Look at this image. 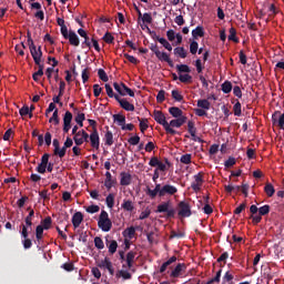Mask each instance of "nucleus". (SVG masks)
<instances>
[{"mask_svg":"<svg viewBox=\"0 0 284 284\" xmlns=\"http://www.w3.org/2000/svg\"><path fill=\"white\" fill-rule=\"evenodd\" d=\"M179 192L178 187L171 184H164L161 186V184H155L154 189L151 190L149 186H146L145 194L151 199L154 200L156 196L163 197V196H172Z\"/></svg>","mask_w":284,"mask_h":284,"instance_id":"nucleus-1","label":"nucleus"},{"mask_svg":"<svg viewBox=\"0 0 284 284\" xmlns=\"http://www.w3.org/2000/svg\"><path fill=\"white\" fill-rule=\"evenodd\" d=\"M153 120H154L158 124H160V125L163 126L165 133L171 134V135H175V134H176V131L173 130L172 128H170V124H169V122H168V120H166V118H165L163 111H156V110H154V111H153Z\"/></svg>","mask_w":284,"mask_h":284,"instance_id":"nucleus-2","label":"nucleus"},{"mask_svg":"<svg viewBox=\"0 0 284 284\" xmlns=\"http://www.w3.org/2000/svg\"><path fill=\"white\" fill-rule=\"evenodd\" d=\"M27 37H28V45L30 48V52L34 60V63L40 64V61L42 60V57H43L42 47L39 45L37 49V45L34 44L33 39L31 38L30 31H28Z\"/></svg>","mask_w":284,"mask_h":284,"instance_id":"nucleus-3","label":"nucleus"},{"mask_svg":"<svg viewBox=\"0 0 284 284\" xmlns=\"http://www.w3.org/2000/svg\"><path fill=\"white\" fill-rule=\"evenodd\" d=\"M155 213H165V219H174L176 211L172 207V202L166 201L156 206Z\"/></svg>","mask_w":284,"mask_h":284,"instance_id":"nucleus-4","label":"nucleus"},{"mask_svg":"<svg viewBox=\"0 0 284 284\" xmlns=\"http://www.w3.org/2000/svg\"><path fill=\"white\" fill-rule=\"evenodd\" d=\"M98 227H100L102 232H110L112 230V221L110 220L106 211H102L100 213V219H98Z\"/></svg>","mask_w":284,"mask_h":284,"instance_id":"nucleus-5","label":"nucleus"},{"mask_svg":"<svg viewBox=\"0 0 284 284\" xmlns=\"http://www.w3.org/2000/svg\"><path fill=\"white\" fill-rule=\"evenodd\" d=\"M178 216L182 219L192 216V207L190 203L184 201L178 203Z\"/></svg>","mask_w":284,"mask_h":284,"instance_id":"nucleus-6","label":"nucleus"},{"mask_svg":"<svg viewBox=\"0 0 284 284\" xmlns=\"http://www.w3.org/2000/svg\"><path fill=\"white\" fill-rule=\"evenodd\" d=\"M204 173L199 172L193 176V182L191 183V189L193 192L199 193L202 190V186L204 184Z\"/></svg>","mask_w":284,"mask_h":284,"instance_id":"nucleus-7","label":"nucleus"},{"mask_svg":"<svg viewBox=\"0 0 284 284\" xmlns=\"http://www.w3.org/2000/svg\"><path fill=\"white\" fill-rule=\"evenodd\" d=\"M115 101L120 103V108H122L126 112H134L135 106L134 104H131L126 98H120V95H115Z\"/></svg>","mask_w":284,"mask_h":284,"instance_id":"nucleus-8","label":"nucleus"},{"mask_svg":"<svg viewBox=\"0 0 284 284\" xmlns=\"http://www.w3.org/2000/svg\"><path fill=\"white\" fill-rule=\"evenodd\" d=\"M89 142L91 143V148L95 150L100 149V136L98 129H93V131H91V135H89Z\"/></svg>","mask_w":284,"mask_h":284,"instance_id":"nucleus-9","label":"nucleus"},{"mask_svg":"<svg viewBox=\"0 0 284 284\" xmlns=\"http://www.w3.org/2000/svg\"><path fill=\"white\" fill-rule=\"evenodd\" d=\"M155 58L161 61L168 63L170 68H174V62L171 60L169 53H165V51H159V53L155 55Z\"/></svg>","mask_w":284,"mask_h":284,"instance_id":"nucleus-10","label":"nucleus"},{"mask_svg":"<svg viewBox=\"0 0 284 284\" xmlns=\"http://www.w3.org/2000/svg\"><path fill=\"white\" fill-rule=\"evenodd\" d=\"M64 40H69V44L73 45V47L80 45L79 36L73 30H69V36H67V38H64Z\"/></svg>","mask_w":284,"mask_h":284,"instance_id":"nucleus-11","label":"nucleus"},{"mask_svg":"<svg viewBox=\"0 0 284 284\" xmlns=\"http://www.w3.org/2000/svg\"><path fill=\"white\" fill-rule=\"evenodd\" d=\"M31 9L32 10H38L34 14V17L41 21L44 20V11L42 10V6L40 2H32L31 3Z\"/></svg>","mask_w":284,"mask_h":284,"instance_id":"nucleus-12","label":"nucleus"},{"mask_svg":"<svg viewBox=\"0 0 284 284\" xmlns=\"http://www.w3.org/2000/svg\"><path fill=\"white\" fill-rule=\"evenodd\" d=\"M73 115L71 113V111H67V113H64V118H63V131L64 133H69L70 129H71V122H72Z\"/></svg>","mask_w":284,"mask_h":284,"instance_id":"nucleus-13","label":"nucleus"},{"mask_svg":"<svg viewBox=\"0 0 284 284\" xmlns=\"http://www.w3.org/2000/svg\"><path fill=\"white\" fill-rule=\"evenodd\" d=\"M21 235H22V237L24 239V241H23V246H24V248H26V250L31 248V246H32V241L28 239L29 232H28V229H27V226H26L24 224H22V232H21Z\"/></svg>","mask_w":284,"mask_h":284,"instance_id":"nucleus-14","label":"nucleus"},{"mask_svg":"<svg viewBox=\"0 0 284 284\" xmlns=\"http://www.w3.org/2000/svg\"><path fill=\"white\" fill-rule=\"evenodd\" d=\"M186 271V264L179 263L174 270L170 273V277L178 278L182 272Z\"/></svg>","mask_w":284,"mask_h":284,"instance_id":"nucleus-15","label":"nucleus"},{"mask_svg":"<svg viewBox=\"0 0 284 284\" xmlns=\"http://www.w3.org/2000/svg\"><path fill=\"white\" fill-rule=\"evenodd\" d=\"M193 40H199V38H204L205 37V30L203 26H196L192 31H191Z\"/></svg>","mask_w":284,"mask_h":284,"instance_id":"nucleus-16","label":"nucleus"},{"mask_svg":"<svg viewBox=\"0 0 284 284\" xmlns=\"http://www.w3.org/2000/svg\"><path fill=\"white\" fill-rule=\"evenodd\" d=\"M168 112L170 115H172V118L174 119H181V118H186V115H183V111L182 109H180L179 106H170L168 109Z\"/></svg>","mask_w":284,"mask_h":284,"instance_id":"nucleus-17","label":"nucleus"},{"mask_svg":"<svg viewBox=\"0 0 284 284\" xmlns=\"http://www.w3.org/2000/svg\"><path fill=\"white\" fill-rule=\"evenodd\" d=\"M132 183V175L126 172L120 173V185L129 186Z\"/></svg>","mask_w":284,"mask_h":284,"instance_id":"nucleus-18","label":"nucleus"},{"mask_svg":"<svg viewBox=\"0 0 284 284\" xmlns=\"http://www.w3.org/2000/svg\"><path fill=\"white\" fill-rule=\"evenodd\" d=\"M187 118H175V120H170L169 128L180 129L183 124H185Z\"/></svg>","mask_w":284,"mask_h":284,"instance_id":"nucleus-19","label":"nucleus"},{"mask_svg":"<svg viewBox=\"0 0 284 284\" xmlns=\"http://www.w3.org/2000/svg\"><path fill=\"white\" fill-rule=\"evenodd\" d=\"M79 136H81V133H78V134H75V136H73V142H75V145L80 146L84 142H87V143L90 142V135L88 133H84V135L81 136L80 139H79Z\"/></svg>","mask_w":284,"mask_h":284,"instance_id":"nucleus-20","label":"nucleus"},{"mask_svg":"<svg viewBox=\"0 0 284 284\" xmlns=\"http://www.w3.org/2000/svg\"><path fill=\"white\" fill-rule=\"evenodd\" d=\"M173 54L180 59H186L187 58V51L184 47H175L173 49Z\"/></svg>","mask_w":284,"mask_h":284,"instance_id":"nucleus-21","label":"nucleus"},{"mask_svg":"<svg viewBox=\"0 0 284 284\" xmlns=\"http://www.w3.org/2000/svg\"><path fill=\"white\" fill-rule=\"evenodd\" d=\"M83 222V214L81 212H77L73 214V217H71V223H73V227L78 229L81 223Z\"/></svg>","mask_w":284,"mask_h":284,"instance_id":"nucleus-22","label":"nucleus"},{"mask_svg":"<svg viewBox=\"0 0 284 284\" xmlns=\"http://www.w3.org/2000/svg\"><path fill=\"white\" fill-rule=\"evenodd\" d=\"M106 247H109V254L113 255L116 253V250L119 247V244L114 240H108L106 239Z\"/></svg>","mask_w":284,"mask_h":284,"instance_id":"nucleus-23","label":"nucleus"},{"mask_svg":"<svg viewBox=\"0 0 284 284\" xmlns=\"http://www.w3.org/2000/svg\"><path fill=\"white\" fill-rule=\"evenodd\" d=\"M114 144L113 133L106 128V133L104 134V145L112 146Z\"/></svg>","mask_w":284,"mask_h":284,"instance_id":"nucleus-24","label":"nucleus"},{"mask_svg":"<svg viewBox=\"0 0 284 284\" xmlns=\"http://www.w3.org/2000/svg\"><path fill=\"white\" fill-rule=\"evenodd\" d=\"M176 261H178V257H176V256L170 257L166 262H164V263L160 266L159 273L163 274V273L168 270V267H169L172 263H174V262H176Z\"/></svg>","mask_w":284,"mask_h":284,"instance_id":"nucleus-25","label":"nucleus"},{"mask_svg":"<svg viewBox=\"0 0 284 284\" xmlns=\"http://www.w3.org/2000/svg\"><path fill=\"white\" fill-rule=\"evenodd\" d=\"M113 122L118 123V125L123 129V126L126 122V118H125V115H122L121 113H115V115H113Z\"/></svg>","mask_w":284,"mask_h":284,"instance_id":"nucleus-26","label":"nucleus"},{"mask_svg":"<svg viewBox=\"0 0 284 284\" xmlns=\"http://www.w3.org/2000/svg\"><path fill=\"white\" fill-rule=\"evenodd\" d=\"M221 90L224 94H229L233 90V84L230 80H225L224 83L221 84Z\"/></svg>","mask_w":284,"mask_h":284,"instance_id":"nucleus-27","label":"nucleus"},{"mask_svg":"<svg viewBox=\"0 0 284 284\" xmlns=\"http://www.w3.org/2000/svg\"><path fill=\"white\" fill-rule=\"evenodd\" d=\"M39 67V71H37L36 73H33L32 78L36 82L39 81V78L43 77L44 72V64H41V60L39 61V64H37Z\"/></svg>","mask_w":284,"mask_h":284,"instance_id":"nucleus-28","label":"nucleus"},{"mask_svg":"<svg viewBox=\"0 0 284 284\" xmlns=\"http://www.w3.org/2000/svg\"><path fill=\"white\" fill-rule=\"evenodd\" d=\"M273 125H277L280 129L284 130V113L276 120L275 115L272 116Z\"/></svg>","mask_w":284,"mask_h":284,"instance_id":"nucleus-29","label":"nucleus"},{"mask_svg":"<svg viewBox=\"0 0 284 284\" xmlns=\"http://www.w3.org/2000/svg\"><path fill=\"white\" fill-rule=\"evenodd\" d=\"M122 210L126 212H133L134 203L131 200H124V202H122Z\"/></svg>","mask_w":284,"mask_h":284,"instance_id":"nucleus-30","label":"nucleus"},{"mask_svg":"<svg viewBox=\"0 0 284 284\" xmlns=\"http://www.w3.org/2000/svg\"><path fill=\"white\" fill-rule=\"evenodd\" d=\"M264 192L267 195V197H273L276 191L273 184L267 183L264 186Z\"/></svg>","mask_w":284,"mask_h":284,"instance_id":"nucleus-31","label":"nucleus"},{"mask_svg":"<svg viewBox=\"0 0 284 284\" xmlns=\"http://www.w3.org/2000/svg\"><path fill=\"white\" fill-rule=\"evenodd\" d=\"M196 106L201 108V110L209 111L211 109V102L209 100H197Z\"/></svg>","mask_w":284,"mask_h":284,"instance_id":"nucleus-32","label":"nucleus"},{"mask_svg":"<svg viewBox=\"0 0 284 284\" xmlns=\"http://www.w3.org/2000/svg\"><path fill=\"white\" fill-rule=\"evenodd\" d=\"M102 41L106 44H114V36L110 31H106L104 37H102Z\"/></svg>","mask_w":284,"mask_h":284,"instance_id":"nucleus-33","label":"nucleus"},{"mask_svg":"<svg viewBox=\"0 0 284 284\" xmlns=\"http://www.w3.org/2000/svg\"><path fill=\"white\" fill-rule=\"evenodd\" d=\"M189 50L192 55H195L199 51V42L196 40H192L189 44Z\"/></svg>","mask_w":284,"mask_h":284,"instance_id":"nucleus-34","label":"nucleus"},{"mask_svg":"<svg viewBox=\"0 0 284 284\" xmlns=\"http://www.w3.org/2000/svg\"><path fill=\"white\" fill-rule=\"evenodd\" d=\"M227 40L236 43L239 42V38L236 37V29L234 27L230 28Z\"/></svg>","mask_w":284,"mask_h":284,"instance_id":"nucleus-35","label":"nucleus"},{"mask_svg":"<svg viewBox=\"0 0 284 284\" xmlns=\"http://www.w3.org/2000/svg\"><path fill=\"white\" fill-rule=\"evenodd\" d=\"M123 85H125L124 82H113V89H115L120 93V95L126 97Z\"/></svg>","mask_w":284,"mask_h":284,"instance_id":"nucleus-36","label":"nucleus"},{"mask_svg":"<svg viewBox=\"0 0 284 284\" xmlns=\"http://www.w3.org/2000/svg\"><path fill=\"white\" fill-rule=\"evenodd\" d=\"M138 121H139L140 131L144 133L149 129V124H148L149 120L148 119L141 120V118H138Z\"/></svg>","mask_w":284,"mask_h":284,"instance_id":"nucleus-37","label":"nucleus"},{"mask_svg":"<svg viewBox=\"0 0 284 284\" xmlns=\"http://www.w3.org/2000/svg\"><path fill=\"white\" fill-rule=\"evenodd\" d=\"M187 132L191 136H194L196 134L197 129L195 128V122L193 120H189L187 122Z\"/></svg>","mask_w":284,"mask_h":284,"instance_id":"nucleus-38","label":"nucleus"},{"mask_svg":"<svg viewBox=\"0 0 284 284\" xmlns=\"http://www.w3.org/2000/svg\"><path fill=\"white\" fill-rule=\"evenodd\" d=\"M159 43L169 52H172L173 47L172 44L165 39V38H161L159 39Z\"/></svg>","mask_w":284,"mask_h":284,"instance_id":"nucleus-39","label":"nucleus"},{"mask_svg":"<svg viewBox=\"0 0 284 284\" xmlns=\"http://www.w3.org/2000/svg\"><path fill=\"white\" fill-rule=\"evenodd\" d=\"M104 89L106 90V95L111 99H115L116 97H120L118 93H115L110 84H104Z\"/></svg>","mask_w":284,"mask_h":284,"instance_id":"nucleus-40","label":"nucleus"},{"mask_svg":"<svg viewBox=\"0 0 284 284\" xmlns=\"http://www.w3.org/2000/svg\"><path fill=\"white\" fill-rule=\"evenodd\" d=\"M171 97L176 102H182L184 100V95L176 90L171 91Z\"/></svg>","mask_w":284,"mask_h":284,"instance_id":"nucleus-41","label":"nucleus"},{"mask_svg":"<svg viewBox=\"0 0 284 284\" xmlns=\"http://www.w3.org/2000/svg\"><path fill=\"white\" fill-rule=\"evenodd\" d=\"M233 113L235 116H241L242 115V104L241 102L237 100L233 106Z\"/></svg>","mask_w":284,"mask_h":284,"instance_id":"nucleus-42","label":"nucleus"},{"mask_svg":"<svg viewBox=\"0 0 284 284\" xmlns=\"http://www.w3.org/2000/svg\"><path fill=\"white\" fill-rule=\"evenodd\" d=\"M233 280H234V276L232 275L231 272H226L222 278V284H233Z\"/></svg>","mask_w":284,"mask_h":284,"instance_id":"nucleus-43","label":"nucleus"},{"mask_svg":"<svg viewBox=\"0 0 284 284\" xmlns=\"http://www.w3.org/2000/svg\"><path fill=\"white\" fill-rule=\"evenodd\" d=\"M175 68L179 73H191V69L187 64H176Z\"/></svg>","mask_w":284,"mask_h":284,"instance_id":"nucleus-44","label":"nucleus"},{"mask_svg":"<svg viewBox=\"0 0 284 284\" xmlns=\"http://www.w3.org/2000/svg\"><path fill=\"white\" fill-rule=\"evenodd\" d=\"M194 67H195V70L199 74H202L203 73V70H204V67L202 64V60L201 58H197L195 61H194Z\"/></svg>","mask_w":284,"mask_h":284,"instance_id":"nucleus-45","label":"nucleus"},{"mask_svg":"<svg viewBox=\"0 0 284 284\" xmlns=\"http://www.w3.org/2000/svg\"><path fill=\"white\" fill-rule=\"evenodd\" d=\"M44 230H50L52 226V219L50 216L45 217L42 222L41 225Z\"/></svg>","mask_w":284,"mask_h":284,"instance_id":"nucleus-46","label":"nucleus"},{"mask_svg":"<svg viewBox=\"0 0 284 284\" xmlns=\"http://www.w3.org/2000/svg\"><path fill=\"white\" fill-rule=\"evenodd\" d=\"M98 78L104 83L109 81V75L105 73L104 69H98Z\"/></svg>","mask_w":284,"mask_h":284,"instance_id":"nucleus-47","label":"nucleus"},{"mask_svg":"<svg viewBox=\"0 0 284 284\" xmlns=\"http://www.w3.org/2000/svg\"><path fill=\"white\" fill-rule=\"evenodd\" d=\"M143 23L151 24L153 22L152 14L150 12H144L141 18Z\"/></svg>","mask_w":284,"mask_h":284,"instance_id":"nucleus-48","label":"nucleus"},{"mask_svg":"<svg viewBox=\"0 0 284 284\" xmlns=\"http://www.w3.org/2000/svg\"><path fill=\"white\" fill-rule=\"evenodd\" d=\"M50 123H54L55 125L60 124V119H59V109L54 110V113L52 115V118H50L49 120Z\"/></svg>","mask_w":284,"mask_h":284,"instance_id":"nucleus-49","label":"nucleus"},{"mask_svg":"<svg viewBox=\"0 0 284 284\" xmlns=\"http://www.w3.org/2000/svg\"><path fill=\"white\" fill-rule=\"evenodd\" d=\"M182 164L189 165L192 163V154H184L180 158Z\"/></svg>","mask_w":284,"mask_h":284,"instance_id":"nucleus-50","label":"nucleus"},{"mask_svg":"<svg viewBox=\"0 0 284 284\" xmlns=\"http://www.w3.org/2000/svg\"><path fill=\"white\" fill-rule=\"evenodd\" d=\"M192 75L190 73H184L183 75H179V81L182 83H190L192 82Z\"/></svg>","mask_w":284,"mask_h":284,"instance_id":"nucleus-51","label":"nucleus"},{"mask_svg":"<svg viewBox=\"0 0 284 284\" xmlns=\"http://www.w3.org/2000/svg\"><path fill=\"white\" fill-rule=\"evenodd\" d=\"M271 212V206L270 205H263L258 209V214L262 216L268 215Z\"/></svg>","mask_w":284,"mask_h":284,"instance_id":"nucleus-52","label":"nucleus"},{"mask_svg":"<svg viewBox=\"0 0 284 284\" xmlns=\"http://www.w3.org/2000/svg\"><path fill=\"white\" fill-rule=\"evenodd\" d=\"M33 216H34V211L31 210L30 213H29V215L26 217V226H27V229H28V227L31 229V226L33 225V223H32V217H33Z\"/></svg>","mask_w":284,"mask_h":284,"instance_id":"nucleus-53","label":"nucleus"},{"mask_svg":"<svg viewBox=\"0 0 284 284\" xmlns=\"http://www.w3.org/2000/svg\"><path fill=\"white\" fill-rule=\"evenodd\" d=\"M135 233H136V230L133 226L124 230V236H128L129 239H133Z\"/></svg>","mask_w":284,"mask_h":284,"instance_id":"nucleus-54","label":"nucleus"},{"mask_svg":"<svg viewBox=\"0 0 284 284\" xmlns=\"http://www.w3.org/2000/svg\"><path fill=\"white\" fill-rule=\"evenodd\" d=\"M93 243L95 244V247L98 250H103L104 248V242L101 237L97 236L94 240H93Z\"/></svg>","mask_w":284,"mask_h":284,"instance_id":"nucleus-55","label":"nucleus"},{"mask_svg":"<svg viewBox=\"0 0 284 284\" xmlns=\"http://www.w3.org/2000/svg\"><path fill=\"white\" fill-rule=\"evenodd\" d=\"M100 266L101 268H110L112 266V262L110 261L109 257H104V261L100 262Z\"/></svg>","mask_w":284,"mask_h":284,"instance_id":"nucleus-56","label":"nucleus"},{"mask_svg":"<svg viewBox=\"0 0 284 284\" xmlns=\"http://www.w3.org/2000/svg\"><path fill=\"white\" fill-rule=\"evenodd\" d=\"M124 59H126L129 62L133 63L134 65H138L140 63V60H138V58H134V55H130V53H124Z\"/></svg>","mask_w":284,"mask_h":284,"instance_id":"nucleus-57","label":"nucleus"},{"mask_svg":"<svg viewBox=\"0 0 284 284\" xmlns=\"http://www.w3.org/2000/svg\"><path fill=\"white\" fill-rule=\"evenodd\" d=\"M85 120V114L84 113H78V115H75V123H78V125H80V128L83 126V121Z\"/></svg>","mask_w":284,"mask_h":284,"instance_id":"nucleus-58","label":"nucleus"},{"mask_svg":"<svg viewBox=\"0 0 284 284\" xmlns=\"http://www.w3.org/2000/svg\"><path fill=\"white\" fill-rule=\"evenodd\" d=\"M106 207H109V209L114 207V194H109L106 196Z\"/></svg>","mask_w":284,"mask_h":284,"instance_id":"nucleus-59","label":"nucleus"},{"mask_svg":"<svg viewBox=\"0 0 284 284\" xmlns=\"http://www.w3.org/2000/svg\"><path fill=\"white\" fill-rule=\"evenodd\" d=\"M164 101H165V91H163V89H161L156 94V102L163 103Z\"/></svg>","mask_w":284,"mask_h":284,"instance_id":"nucleus-60","label":"nucleus"},{"mask_svg":"<svg viewBox=\"0 0 284 284\" xmlns=\"http://www.w3.org/2000/svg\"><path fill=\"white\" fill-rule=\"evenodd\" d=\"M43 232L44 229L41 225H39L36 230V236L39 242L43 239Z\"/></svg>","mask_w":284,"mask_h":284,"instance_id":"nucleus-61","label":"nucleus"},{"mask_svg":"<svg viewBox=\"0 0 284 284\" xmlns=\"http://www.w3.org/2000/svg\"><path fill=\"white\" fill-rule=\"evenodd\" d=\"M236 164V160L235 158H229L227 161L224 162V166L226 169H231L232 166H234Z\"/></svg>","mask_w":284,"mask_h":284,"instance_id":"nucleus-62","label":"nucleus"},{"mask_svg":"<svg viewBox=\"0 0 284 284\" xmlns=\"http://www.w3.org/2000/svg\"><path fill=\"white\" fill-rule=\"evenodd\" d=\"M90 79V71L89 69L82 70V83H87Z\"/></svg>","mask_w":284,"mask_h":284,"instance_id":"nucleus-63","label":"nucleus"},{"mask_svg":"<svg viewBox=\"0 0 284 284\" xmlns=\"http://www.w3.org/2000/svg\"><path fill=\"white\" fill-rule=\"evenodd\" d=\"M99 211H100V206L98 205H91L87 207V213L94 214V213H98Z\"/></svg>","mask_w":284,"mask_h":284,"instance_id":"nucleus-64","label":"nucleus"}]
</instances>
